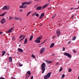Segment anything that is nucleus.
<instances>
[{
  "label": "nucleus",
  "instance_id": "43",
  "mask_svg": "<svg viewBox=\"0 0 79 79\" xmlns=\"http://www.w3.org/2000/svg\"><path fill=\"white\" fill-rule=\"evenodd\" d=\"M11 79H16V78L14 77H11Z\"/></svg>",
  "mask_w": 79,
  "mask_h": 79
},
{
  "label": "nucleus",
  "instance_id": "52",
  "mask_svg": "<svg viewBox=\"0 0 79 79\" xmlns=\"http://www.w3.org/2000/svg\"><path fill=\"white\" fill-rule=\"evenodd\" d=\"M45 42V40H44V42L43 43H42V44H44V42Z\"/></svg>",
  "mask_w": 79,
  "mask_h": 79
},
{
  "label": "nucleus",
  "instance_id": "20",
  "mask_svg": "<svg viewBox=\"0 0 79 79\" xmlns=\"http://www.w3.org/2000/svg\"><path fill=\"white\" fill-rule=\"evenodd\" d=\"M6 53V52L5 51H2V56H3V55H4Z\"/></svg>",
  "mask_w": 79,
  "mask_h": 79
},
{
  "label": "nucleus",
  "instance_id": "29",
  "mask_svg": "<svg viewBox=\"0 0 79 79\" xmlns=\"http://www.w3.org/2000/svg\"><path fill=\"white\" fill-rule=\"evenodd\" d=\"M64 74H63L62 76V79H63V78H64Z\"/></svg>",
  "mask_w": 79,
  "mask_h": 79
},
{
  "label": "nucleus",
  "instance_id": "15",
  "mask_svg": "<svg viewBox=\"0 0 79 79\" xmlns=\"http://www.w3.org/2000/svg\"><path fill=\"white\" fill-rule=\"evenodd\" d=\"M27 42V38H26L25 39V41L24 42V44H26Z\"/></svg>",
  "mask_w": 79,
  "mask_h": 79
},
{
  "label": "nucleus",
  "instance_id": "7",
  "mask_svg": "<svg viewBox=\"0 0 79 79\" xmlns=\"http://www.w3.org/2000/svg\"><path fill=\"white\" fill-rule=\"evenodd\" d=\"M14 29V27L11 28V29H9L7 31H6L7 33H10L11 32L13 31V30Z\"/></svg>",
  "mask_w": 79,
  "mask_h": 79
},
{
  "label": "nucleus",
  "instance_id": "33",
  "mask_svg": "<svg viewBox=\"0 0 79 79\" xmlns=\"http://www.w3.org/2000/svg\"><path fill=\"white\" fill-rule=\"evenodd\" d=\"M31 13V12H28L27 13V16H28V15H29V14H30V13Z\"/></svg>",
  "mask_w": 79,
  "mask_h": 79
},
{
  "label": "nucleus",
  "instance_id": "28",
  "mask_svg": "<svg viewBox=\"0 0 79 79\" xmlns=\"http://www.w3.org/2000/svg\"><path fill=\"white\" fill-rule=\"evenodd\" d=\"M19 8H23V6L21 5L19 7Z\"/></svg>",
  "mask_w": 79,
  "mask_h": 79
},
{
  "label": "nucleus",
  "instance_id": "11",
  "mask_svg": "<svg viewBox=\"0 0 79 79\" xmlns=\"http://www.w3.org/2000/svg\"><path fill=\"white\" fill-rule=\"evenodd\" d=\"M36 10H42V7L38 6L36 8Z\"/></svg>",
  "mask_w": 79,
  "mask_h": 79
},
{
  "label": "nucleus",
  "instance_id": "38",
  "mask_svg": "<svg viewBox=\"0 0 79 79\" xmlns=\"http://www.w3.org/2000/svg\"><path fill=\"white\" fill-rule=\"evenodd\" d=\"M59 64V62H57L56 64V65H58Z\"/></svg>",
  "mask_w": 79,
  "mask_h": 79
},
{
  "label": "nucleus",
  "instance_id": "23",
  "mask_svg": "<svg viewBox=\"0 0 79 79\" xmlns=\"http://www.w3.org/2000/svg\"><path fill=\"white\" fill-rule=\"evenodd\" d=\"M76 37L75 36L73 37V40H76Z\"/></svg>",
  "mask_w": 79,
  "mask_h": 79
},
{
  "label": "nucleus",
  "instance_id": "31",
  "mask_svg": "<svg viewBox=\"0 0 79 79\" xmlns=\"http://www.w3.org/2000/svg\"><path fill=\"white\" fill-rule=\"evenodd\" d=\"M62 69H63V68L61 67V68L60 69L59 72H60V71H62Z\"/></svg>",
  "mask_w": 79,
  "mask_h": 79
},
{
  "label": "nucleus",
  "instance_id": "37",
  "mask_svg": "<svg viewBox=\"0 0 79 79\" xmlns=\"http://www.w3.org/2000/svg\"><path fill=\"white\" fill-rule=\"evenodd\" d=\"M71 41H69L68 42V44H71Z\"/></svg>",
  "mask_w": 79,
  "mask_h": 79
},
{
  "label": "nucleus",
  "instance_id": "14",
  "mask_svg": "<svg viewBox=\"0 0 79 79\" xmlns=\"http://www.w3.org/2000/svg\"><path fill=\"white\" fill-rule=\"evenodd\" d=\"M27 74H28L29 76H30V75H31V72L30 71H28L27 72V73L26 74V77L27 76Z\"/></svg>",
  "mask_w": 79,
  "mask_h": 79
},
{
  "label": "nucleus",
  "instance_id": "25",
  "mask_svg": "<svg viewBox=\"0 0 79 79\" xmlns=\"http://www.w3.org/2000/svg\"><path fill=\"white\" fill-rule=\"evenodd\" d=\"M27 7V6L26 5H23V8H26Z\"/></svg>",
  "mask_w": 79,
  "mask_h": 79
},
{
  "label": "nucleus",
  "instance_id": "2",
  "mask_svg": "<svg viewBox=\"0 0 79 79\" xmlns=\"http://www.w3.org/2000/svg\"><path fill=\"white\" fill-rule=\"evenodd\" d=\"M42 38V36H40V37H38L36 39V40H35V42L37 43H40V40H41Z\"/></svg>",
  "mask_w": 79,
  "mask_h": 79
},
{
  "label": "nucleus",
  "instance_id": "16",
  "mask_svg": "<svg viewBox=\"0 0 79 79\" xmlns=\"http://www.w3.org/2000/svg\"><path fill=\"white\" fill-rule=\"evenodd\" d=\"M9 61L11 63L12 62V58L11 57H10L9 58Z\"/></svg>",
  "mask_w": 79,
  "mask_h": 79
},
{
  "label": "nucleus",
  "instance_id": "56",
  "mask_svg": "<svg viewBox=\"0 0 79 79\" xmlns=\"http://www.w3.org/2000/svg\"><path fill=\"white\" fill-rule=\"evenodd\" d=\"M52 55H53V56H54V55H55V54L54 53L52 54Z\"/></svg>",
  "mask_w": 79,
  "mask_h": 79
},
{
  "label": "nucleus",
  "instance_id": "3",
  "mask_svg": "<svg viewBox=\"0 0 79 79\" xmlns=\"http://www.w3.org/2000/svg\"><path fill=\"white\" fill-rule=\"evenodd\" d=\"M51 74H52V72H50L48 73L46 75H45L44 76V79H48L50 77V75H51Z\"/></svg>",
  "mask_w": 79,
  "mask_h": 79
},
{
  "label": "nucleus",
  "instance_id": "13",
  "mask_svg": "<svg viewBox=\"0 0 79 79\" xmlns=\"http://www.w3.org/2000/svg\"><path fill=\"white\" fill-rule=\"evenodd\" d=\"M18 50L19 51V52H21L22 53L23 52V49L19 48L18 49Z\"/></svg>",
  "mask_w": 79,
  "mask_h": 79
},
{
  "label": "nucleus",
  "instance_id": "39",
  "mask_svg": "<svg viewBox=\"0 0 79 79\" xmlns=\"http://www.w3.org/2000/svg\"><path fill=\"white\" fill-rule=\"evenodd\" d=\"M24 4H26L25 2H23L22 3V5H24Z\"/></svg>",
  "mask_w": 79,
  "mask_h": 79
},
{
  "label": "nucleus",
  "instance_id": "63",
  "mask_svg": "<svg viewBox=\"0 0 79 79\" xmlns=\"http://www.w3.org/2000/svg\"><path fill=\"white\" fill-rule=\"evenodd\" d=\"M48 2H50V0H48Z\"/></svg>",
  "mask_w": 79,
  "mask_h": 79
},
{
  "label": "nucleus",
  "instance_id": "12",
  "mask_svg": "<svg viewBox=\"0 0 79 79\" xmlns=\"http://www.w3.org/2000/svg\"><path fill=\"white\" fill-rule=\"evenodd\" d=\"M49 5V4H46V5L43 6L42 7V9L43 8V9L45 8H46V7H47V6H48Z\"/></svg>",
  "mask_w": 79,
  "mask_h": 79
},
{
  "label": "nucleus",
  "instance_id": "64",
  "mask_svg": "<svg viewBox=\"0 0 79 79\" xmlns=\"http://www.w3.org/2000/svg\"><path fill=\"white\" fill-rule=\"evenodd\" d=\"M7 55H9V54H8Z\"/></svg>",
  "mask_w": 79,
  "mask_h": 79
},
{
  "label": "nucleus",
  "instance_id": "47",
  "mask_svg": "<svg viewBox=\"0 0 79 79\" xmlns=\"http://www.w3.org/2000/svg\"><path fill=\"white\" fill-rule=\"evenodd\" d=\"M19 66H22V65H21V64H19Z\"/></svg>",
  "mask_w": 79,
  "mask_h": 79
},
{
  "label": "nucleus",
  "instance_id": "46",
  "mask_svg": "<svg viewBox=\"0 0 79 79\" xmlns=\"http://www.w3.org/2000/svg\"><path fill=\"white\" fill-rule=\"evenodd\" d=\"M48 63H52V61H49L48 62Z\"/></svg>",
  "mask_w": 79,
  "mask_h": 79
},
{
  "label": "nucleus",
  "instance_id": "8",
  "mask_svg": "<svg viewBox=\"0 0 79 79\" xmlns=\"http://www.w3.org/2000/svg\"><path fill=\"white\" fill-rule=\"evenodd\" d=\"M45 49H46V48H41V49L40 50V53L42 54V53H43V52H44V51H45Z\"/></svg>",
  "mask_w": 79,
  "mask_h": 79
},
{
  "label": "nucleus",
  "instance_id": "58",
  "mask_svg": "<svg viewBox=\"0 0 79 79\" xmlns=\"http://www.w3.org/2000/svg\"><path fill=\"white\" fill-rule=\"evenodd\" d=\"M21 45V44H19V47H20Z\"/></svg>",
  "mask_w": 79,
  "mask_h": 79
},
{
  "label": "nucleus",
  "instance_id": "30",
  "mask_svg": "<svg viewBox=\"0 0 79 79\" xmlns=\"http://www.w3.org/2000/svg\"><path fill=\"white\" fill-rule=\"evenodd\" d=\"M31 57H33V58H35V56H34V55H31Z\"/></svg>",
  "mask_w": 79,
  "mask_h": 79
},
{
  "label": "nucleus",
  "instance_id": "10",
  "mask_svg": "<svg viewBox=\"0 0 79 79\" xmlns=\"http://www.w3.org/2000/svg\"><path fill=\"white\" fill-rule=\"evenodd\" d=\"M44 15H45V14L44 13H42V14H41L39 19H42V18L44 17Z\"/></svg>",
  "mask_w": 79,
  "mask_h": 79
},
{
  "label": "nucleus",
  "instance_id": "19",
  "mask_svg": "<svg viewBox=\"0 0 79 79\" xmlns=\"http://www.w3.org/2000/svg\"><path fill=\"white\" fill-rule=\"evenodd\" d=\"M31 3V2H25L26 5H30Z\"/></svg>",
  "mask_w": 79,
  "mask_h": 79
},
{
  "label": "nucleus",
  "instance_id": "51",
  "mask_svg": "<svg viewBox=\"0 0 79 79\" xmlns=\"http://www.w3.org/2000/svg\"><path fill=\"white\" fill-rule=\"evenodd\" d=\"M73 16H74V15H73L72 17V18H73Z\"/></svg>",
  "mask_w": 79,
  "mask_h": 79
},
{
  "label": "nucleus",
  "instance_id": "45",
  "mask_svg": "<svg viewBox=\"0 0 79 79\" xmlns=\"http://www.w3.org/2000/svg\"><path fill=\"white\" fill-rule=\"evenodd\" d=\"M31 79H33V76H32L31 77Z\"/></svg>",
  "mask_w": 79,
  "mask_h": 79
},
{
  "label": "nucleus",
  "instance_id": "53",
  "mask_svg": "<svg viewBox=\"0 0 79 79\" xmlns=\"http://www.w3.org/2000/svg\"><path fill=\"white\" fill-rule=\"evenodd\" d=\"M30 76H31V75H29V76L28 77L27 79H28V78H29V77H30Z\"/></svg>",
  "mask_w": 79,
  "mask_h": 79
},
{
  "label": "nucleus",
  "instance_id": "5",
  "mask_svg": "<svg viewBox=\"0 0 79 79\" xmlns=\"http://www.w3.org/2000/svg\"><path fill=\"white\" fill-rule=\"evenodd\" d=\"M64 55L68 56V58H71V55L69 53L65 52V53H64Z\"/></svg>",
  "mask_w": 79,
  "mask_h": 79
},
{
  "label": "nucleus",
  "instance_id": "21",
  "mask_svg": "<svg viewBox=\"0 0 79 79\" xmlns=\"http://www.w3.org/2000/svg\"><path fill=\"white\" fill-rule=\"evenodd\" d=\"M32 38H33V35H31L30 38V40H32Z\"/></svg>",
  "mask_w": 79,
  "mask_h": 79
},
{
  "label": "nucleus",
  "instance_id": "34",
  "mask_svg": "<svg viewBox=\"0 0 79 79\" xmlns=\"http://www.w3.org/2000/svg\"><path fill=\"white\" fill-rule=\"evenodd\" d=\"M71 71H72V70H71V69H69V70H68L69 72H71Z\"/></svg>",
  "mask_w": 79,
  "mask_h": 79
},
{
  "label": "nucleus",
  "instance_id": "50",
  "mask_svg": "<svg viewBox=\"0 0 79 79\" xmlns=\"http://www.w3.org/2000/svg\"><path fill=\"white\" fill-rule=\"evenodd\" d=\"M2 34V32H0V35H1Z\"/></svg>",
  "mask_w": 79,
  "mask_h": 79
},
{
  "label": "nucleus",
  "instance_id": "61",
  "mask_svg": "<svg viewBox=\"0 0 79 79\" xmlns=\"http://www.w3.org/2000/svg\"><path fill=\"white\" fill-rule=\"evenodd\" d=\"M12 39H13V40L14 39V37H13Z\"/></svg>",
  "mask_w": 79,
  "mask_h": 79
},
{
  "label": "nucleus",
  "instance_id": "59",
  "mask_svg": "<svg viewBox=\"0 0 79 79\" xmlns=\"http://www.w3.org/2000/svg\"><path fill=\"white\" fill-rule=\"evenodd\" d=\"M42 26V24L40 25V26Z\"/></svg>",
  "mask_w": 79,
  "mask_h": 79
},
{
  "label": "nucleus",
  "instance_id": "1",
  "mask_svg": "<svg viewBox=\"0 0 79 79\" xmlns=\"http://www.w3.org/2000/svg\"><path fill=\"white\" fill-rule=\"evenodd\" d=\"M45 66H46V64L45 63H43L42 64L41 68V69L42 70V73L43 74L44 73V71L45 70Z\"/></svg>",
  "mask_w": 79,
  "mask_h": 79
},
{
  "label": "nucleus",
  "instance_id": "48",
  "mask_svg": "<svg viewBox=\"0 0 79 79\" xmlns=\"http://www.w3.org/2000/svg\"><path fill=\"white\" fill-rule=\"evenodd\" d=\"M55 36H53L52 37L53 39H55Z\"/></svg>",
  "mask_w": 79,
  "mask_h": 79
},
{
  "label": "nucleus",
  "instance_id": "60",
  "mask_svg": "<svg viewBox=\"0 0 79 79\" xmlns=\"http://www.w3.org/2000/svg\"><path fill=\"white\" fill-rule=\"evenodd\" d=\"M72 9H73V8H72L70 9L71 10H72Z\"/></svg>",
  "mask_w": 79,
  "mask_h": 79
},
{
  "label": "nucleus",
  "instance_id": "26",
  "mask_svg": "<svg viewBox=\"0 0 79 79\" xmlns=\"http://www.w3.org/2000/svg\"><path fill=\"white\" fill-rule=\"evenodd\" d=\"M24 37V36L23 35H22L19 37V39H21L22 37Z\"/></svg>",
  "mask_w": 79,
  "mask_h": 79
},
{
  "label": "nucleus",
  "instance_id": "6",
  "mask_svg": "<svg viewBox=\"0 0 79 79\" xmlns=\"http://www.w3.org/2000/svg\"><path fill=\"white\" fill-rule=\"evenodd\" d=\"M6 22V20H5V19H3L0 21V22L1 23V24H4Z\"/></svg>",
  "mask_w": 79,
  "mask_h": 79
},
{
  "label": "nucleus",
  "instance_id": "44",
  "mask_svg": "<svg viewBox=\"0 0 79 79\" xmlns=\"http://www.w3.org/2000/svg\"><path fill=\"white\" fill-rule=\"evenodd\" d=\"M79 8V6L77 8H75V10H77V9H78Z\"/></svg>",
  "mask_w": 79,
  "mask_h": 79
},
{
  "label": "nucleus",
  "instance_id": "22",
  "mask_svg": "<svg viewBox=\"0 0 79 79\" xmlns=\"http://www.w3.org/2000/svg\"><path fill=\"white\" fill-rule=\"evenodd\" d=\"M14 18V19L15 20H18V19H19V17H15Z\"/></svg>",
  "mask_w": 79,
  "mask_h": 79
},
{
  "label": "nucleus",
  "instance_id": "32",
  "mask_svg": "<svg viewBox=\"0 0 79 79\" xmlns=\"http://www.w3.org/2000/svg\"><path fill=\"white\" fill-rule=\"evenodd\" d=\"M35 16H37V17H39V15L38 14H37L35 15Z\"/></svg>",
  "mask_w": 79,
  "mask_h": 79
},
{
  "label": "nucleus",
  "instance_id": "54",
  "mask_svg": "<svg viewBox=\"0 0 79 79\" xmlns=\"http://www.w3.org/2000/svg\"><path fill=\"white\" fill-rule=\"evenodd\" d=\"M35 1H36V0L37 1V2H39V0H34Z\"/></svg>",
  "mask_w": 79,
  "mask_h": 79
},
{
  "label": "nucleus",
  "instance_id": "49",
  "mask_svg": "<svg viewBox=\"0 0 79 79\" xmlns=\"http://www.w3.org/2000/svg\"><path fill=\"white\" fill-rule=\"evenodd\" d=\"M20 11H21V12H22V11H23V10H20Z\"/></svg>",
  "mask_w": 79,
  "mask_h": 79
},
{
  "label": "nucleus",
  "instance_id": "42",
  "mask_svg": "<svg viewBox=\"0 0 79 79\" xmlns=\"http://www.w3.org/2000/svg\"><path fill=\"white\" fill-rule=\"evenodd\" d=\"M0 79H5V78L3 77H0Z\"/></svg>",
  "mask_w": 79,
  "mask_h": 79
},
{
  "label": "nucleus",
  "instance_id": "24",
  "mask_svg": "<svg viewBox=\"0 0 79 79\" xmlns=\"http://www.w3.org/2000/svg\"><path fill=\"white\" fill-rule=\"evenodd\" d=\"M56 14L54 15L52 17V19H53V18H55V17H56Z\"/></svg>",
  "mask_w": 79,
  "mask_h": 79
},
{
  "label": "nucleus",
  "instance_id": "36",
  "mask_svg": "<svg viewBox=\"0 0 79 79\" xmlns=\"http://www.w3.org/2000/svg\"><path fill=\"white\" fill-rule=\"evenodd\" d=\"M73 52H74V53H76V50H73Z\"/></svg>",
  "mask_w": 79,
  "mask_h": 79
},
{
  "label": "nucleus",
  "instance_id": "55",
  "mask_svg": "<svg viewBox=\"0 0 79 79\" xmlns=\"http://www.w3.org/2000/svg\"><path fill=\"white\" fill-rule=\"evenodd\" d=\"M25 36H26V35H25V36L23 37V39H24V38H25Z\"/></svg>",
  "mask_w": 79,
  "mask_h": 79
},
{
  "label": "nucleus",
  "instance_id": "18",
  "mask_svg": "<svg viewBox=\"0 0 79 79\" xmlns=\"http://www.w3.org/2000/svg\"><path fill=\"white\" fill-rule=\"evenodd\" d=\"M6 13L7 12H5L2 14L0 15V16H5V14H6Z\"/></svg>",
  "mask_w": 79,
  "mask_h": 79
},
{
  "label": "nucleus",
  "instance_id": "57",
  "mask_svg": "<svg viewBox=\"0 0 79 79\" xmlns=\"http://www.w3.org/2000/svg\"><path fill=\"white\" fill-rule=\"evenodd\" d=\"M42 44H43V43H42L40 44V45H42Z\"/></svg>",
  "mask_w": 79,
  "mask_h": 79
},
{
  "label": "nucleus",
  "instance_id": "4",
  "mask_svg": "<svg viewBox=\"0 0 79 79\" xmlns=\"http://www.w3.org/2000/svg\"><path fill=\"white\" fill-rule=\"evenodd\" d=\"M56 33L58 37H59L60 36V35H61V33L60 32V31L59 30H57L56 31Z\"/></svg>",
  "mask_w": 79,
  "mask_h": 79
},
{
  "label": "nucleus",
  "instance_id": "27",
  "mask_svg": "<svg viewBox=\"0 0 79 79\" xmlns=\"http://www.w3.org/2000/svg\"><path fill=\"white\" fill-rule=\"evenodd\" d=\"M13 19V17H12L11 16H10L9 17V19H10V20H11V19Z\"/></svg>",
  "mask_w": 79,
  "mask_h": 79
},
{
  "label": "nucleus",
  "instance_id": "41",
  "mask_svg": "<svg viewBox=\"0 0 79 79\" xmlns=\"http://www.w3.org/2000/svg\"><path fill=\"white\" fill-rule=\"evenodd\" d=\"M23 39H24V38H22L20 40H19V42H21V40H23Z\"/></svg>",
  "mask_w": 79,
  "mask_h": 79
},
{
  "label": "nucleus",
  "instance_id": "62",
  "mask_svg": "<svg viewBox=\"0 0 79 79\" xmlns=\"http://www.w3.org/2000/svg\"><path fill=\"white\" fill-rule=\"evenodd\" d=\"M42 47V46H39V47Z\"/></svg>",
  "mask_w": 79,
  "mask_h": 79
},
{
  "label": "nucleus",
  "instance_id": "35",
  "mask_svg": "<svg viewBox=\"0 0 79 79\" xmlns=\"http://www.w3.org/2000/svg\"><path fill=\"white\" fill-rule=\"evenodd\" d=\"M64 50H65V48H64V47L62 49V51H64Z\"/></svg>",
  "mask_w": 79,
  "mask_h": 79
},
{
  "label": "nucleus",
  "instance_id": "17",
  "mask_svg": "<svg viewBox=\"0 0 79 79\" xmlns=\"http://www.w3.org/2000/svg\"><path fill=\"white\" fill-rule=\"evenodd\" d=\"M54 45H55V44L54 43H52L50 46V48H52L53 46H54Z\"/></svg>",
  "mask_w": 79,
  "mask_h": 79
},
{
  "label": "nucleus",
  "instance_id": "40",
  "mask_svg": "<svg viewBox=\"0 0 79 79\" xmlns=\"http://www.w3.org/2000/svg\"><path fill=\"white\" fill-rule=\"evenodd\" d=\"M36 14V13L34 14L31 15V16H35V15Z\"/></svg>",
  "mask_w": 79,
  "mask_h": 79
},
{
  "label": "nucleus",
  "instance_id": "9",
  "mask_svg": "<svg viewBox=\"0 0 79 79\" xmlns=\"http://www.w3.org/2000/svg\"><path fill=\"white\" fill-rule=\"evenodd\" d=\"M9 9V8L6 6H4L2 8V10H8Z\"/></svg>",
  "mask_w": 79,
  "mask_h": 79
}]
</instances>
